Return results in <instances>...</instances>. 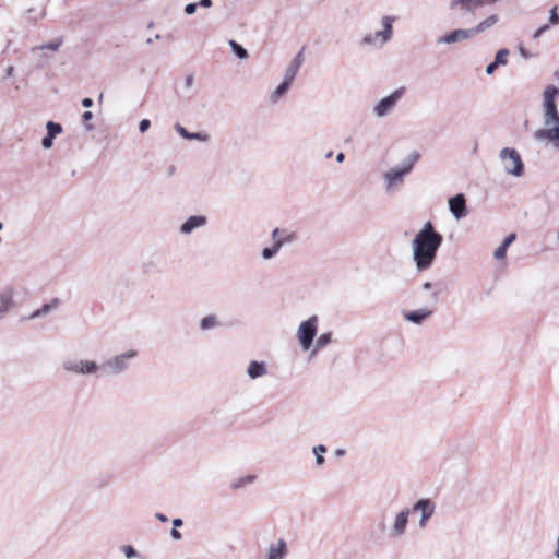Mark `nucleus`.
Instances as JSON below:
<instances>
[{
	"label": "nucleus",
	"mask_w": 559,
	"mask_h": 559,
	"mask_svg": "<svg viewBox=\"0 0 559 559\" xmlns=\"http://www.w3.org/2000/svg\"><path fill=\"white\" fill-rule=\"evenodd\" d=\"M61 45H62V38H57L48 44H44V45L33 48L32 51L46 50V49L57 51L61 47Z\"/></svg>",
	"instance_id": "72a5a7b5"
},
{
	"label": "nucleus",
	"mask_w": 559,
	"mask_h": 559,
	"mask_svg": "<svg viewBox=\"0 0 559 559\" xmlns=\"http://www.w3.org/2000/svg\"><path fill=\"white\" fill-rule=\"evenodd\" d=\"M2 229H3V223L0 222V230H2Z\"/></svg>",
	"instance_id": "e2e57ef3"
},
{
	"label": "nucleus",
	"mask_w": 559,
	"mask_h": 559,
	"mask_svg": "<svg viewBox=\"0 0 559 559\" xmlns=\"http://www.w3.org/2000/svg\"><path fill=\"white\" fill-rule=\"evenodd\" d=\"M318 326L319 317L317 314H313L307 320L300 322L296 332V336L304 352L311 349L314 337L318 333Z\"/></svg>",
	"instance_id": "0eeeda50"
},
{
	"label": "nucleus",
	"mask_w": 559,
	"mask_h": 559,
	"mask_svg": "<svg viewBox=\"0 0 559 559\" xmlns=\"http://www.w3.org/2000/svg\"><path fill=\"white\" fill-rule=\"evenodd\" d=\"M217 325V318L214 314H210L201 319L200 329L203 331H207L214 329Z\"/></svg>",
	"instance_id": "7c9ffc66"
},
{
	"label": "nucleus",
	"mask_w": 559,
	"mask_h": 559,
	"mask_svg": "<svg viewBox=\"0 0 559 559\" xmlns=\"http://www.w3.org/2000/svg\"><path fill=\"white\" fill-rule=\"evenodd\" d=\"M510 55V51L506 48L500 49L496 56H495V62L499 66H506L508 63V56Z\"/></svg>",
	"instance_id": "c9c22d12"
},
{
	"label": "nucleus",
	"mask_w": 559,
	"mask_h": 559,
	"mask_svg": "<svg viewBox=\"0 0 559 559\" xmlns=\"http://www.w3.org/2000/svg\"><path fill=\"white\" fill-rule=\"evenodd\" d=\"M13 72H14V67H13V66H9V67L5 69V75H7V76H11V75H13Z\"/></svg>",
	"instance_id": "6e6d98bb"
},
{
	"label": "nucleus",
	"mask_w": 559,
	"mask_h": 559,
	"mask_svg": "<svg viewBox=\"0 0 559 559\" xmlns=\"http://www.w3.org/2000/svg\"><path fill=\"white\" fill-rule=\"evenodd\" d=\"M423 288H424L425 290H429V289H431V288H432V283H430V282H425V283L423 284Z\"/></svg>",
	"instance_id": "13d9d810"
},
{
	"label": "nucleus",
	"mask_w": 559,
	"mask_h": 559,
	"mask_svg": "<svg viewBox=\"0 0 559 559\" xmlns=\"http://www.w3.org/2000/svg\"><path fill=\"white\" fill-rule=\"evenodd\" d=\"M193 84V76L192 75H188L185 80V86L187 88H190Z\"/></svg>",
	"instance_id": "8fccbe9b"
},
{
	"label": "nucleus",
	"mask_w": 559,
	"mask_h": 559,
	"mask_svg": "<svg viewBox=\"0 0 559 559\" xmlns=\"http://www.w3.org/2000/svg\"><path fill=\"white\" fill-rule=\"evenodd\" d=\"M432 310H429L427 308H420L417 310L405 311L403 313V317L406 321L416 325H420L426 320H428L432 316Z\"/></svg>",
	"instance_id": "6ab92c4d"
},
{
	"label": "nucleus",
	"mask_w": 559,
	"mask_h": 559,
	"mask_svg": "<svg viewBox=\"0 0 559 559\" xmlns=\"http://www.w3.org/2000/svg\"><path fill=\"white\" fill-rule=\"evenodd\" d=\"M281 250V243H273L272 247H266L264 249H262L261 251V258L263 260H271L272 258H274L277 252Z\"/></svg>",
	"instance_id": "2f4dec72"
},
{
	"label": "nucleus",
	"mask_w": 559,
	"mask_h": 559,
	"mask_svg": "<svg viewBox=\"0 0 559 559\" xmlns=\"http://www.w3.org/2000/svg\"><path fill=\"white\" fill-rule=\"evenodd\" d=\"M229 46L233 50V52L239 58V59H247L249 57L248 51L239 45L235 40H229Z\"/></svg>",
	"instance_id": "f704fd0d"
},
{
	"label": "nucleus",
	"mask_w": 559,
	"mask_h": 559,
	"mask_svg": "<svg viewBox=\"0 0 559 559\" xmlns=\"http://www.w3.org/2000/svg\"><path fill=\"white\" fill-rule=\"evenodd\" d=\"M151 127V121L148 119H142L139 123V130L141 133L146 132Z\"/></svg>",
	"instance_id": "ea45409f"
},
{
	"label": "nucleus",
	"mask_w": 559,
	"mask_h": 559,
	"mask_svg": "<svg viewBox=\"0 0 559 559\" xmlns=\"http://www.w3.org/2000/svg\"><path fill=\"white\" fill-rule=\"evenodd\" d=\"M548 28H549V25H547V24H546V25L540 26L539 28H537V29L535 31V33L533 34L532 38H533V39H537V38H539V37H540V36H542V35H543V34H544Z\"/></svg>",
	"instance_id": "a19ab883"
},
{
	"label": "nucleus",
	"mask_w": 559,
	"mask_h": 559,
	"mask_svg": "<svg viewBox=\"0 0 559 559\" xmlns=\"http://www.w3.org/2000/svg\"><path fill=\"white\" fill-rule=\"evenodd\" d=\"M267 366L264 361L251 360L247 367V376L251 380H255L266 376Z\"/></svg>",
	"instance_id": "4be33fe9"
},
{
	"label": "nucleus",
	"mask_w": 559,
	"mask_h": 559,
	"mask_svg": "<svg viewBox=\"0 0 559 559\" xmlns=\"http://www.w3.org/2000/svg\"><path fill=\"white\" fill-rule=\"evenodd\" d=\"M119 551L126 557V559H144V556L132 545H121L119 546Z\"/></svg>",
	"instance_id": "bb28decb"
},
{
	"label": "nucleus",
	"mask_w": 559,
	"mask_h": 559,
	"mask_svg": "<svg viewBox=\"0 0 559 559\" xmlns=\"http://www.w3.org/2000/svg\"><path fill=\"white\" fill-rule=\"evenodd\" d=\"M155 518H156L158 521L163 522V523H165V522H167V521H168L167 515H165L164 513H156V514H155Z\"/></svg>",
	"instance_id": "603ef678"
},
{
	"label": "nucleus",
	"mask_w": 559,
	"mask_h": 559,
	"mask_svg": "<svg viewBox=\"0 0 559 559\" xmlns=\"http://www.w3.org/2000/svg\"><path fill=\"white\" fill-rule=\"evenodd\" d=\"M290 88V84L283 81L270 95V102L272 104H277L280 99L288 92Z\"/></svg>",
	"instance_id": "a878e982"
},
{
	"label": "nucleus",
	"mask_w": 559,
	"mask_h": 559,
	"mask_svg": "<svg viewBox=\"0 0 559 559\" xmlns=\"http://www.w3.org/2000/svg\"><path fill=\"white\" fill-rule=\"evenodd\" d=\"M542 96L544 127H550V124H559V110L557 106L559 87L554 84H549L545 86Z\"/></svg>",
	"instance_id": "7ed1b4c3"
},
{
	"label": "nucleus",
	"mask_w": 559,
	"mask_h": 559,
	"mask_svg": "<svg viewBox=\"0 0 559 559\" xmlns=\"http://www.w3.org/2000/svg\"><path fill=\"white\" fill-rule=\"evenodd\" d=\"M85 129H86L87 131H91V130L93 129V126L87 124V126L85 127Z\"/></svg>",
	"instance_id": "052dcab7"
},
{
	"label": "nucleus",
	"mask_w": 559,
	"mask_h": 559,
	"mask_svg": "<svg viewBox=\"0 0 559 559\" xmlns=\"http://www.w3.org/2000/svg\"><path fill=\"white\" fill-rule=\"evenodd\" d=\"M411 511L420 513L418 526L425 528L436 511V504L431 499H419L413 504Z\"/></svg>",
	"instance_id": "9b49d317"
},
{
	"label": "nucleus",
	"mask_w": 559,
	"mask_h": 559,
	"mask_svg": "<svg viewBox=\"0 0 559 559\" xmlns=\"http://www.w3.org/2000/svg\"><path fill=\"white\" fill-rule=\"evenodd\" d=\"M138 356V352L129 349L119 355L107 358L102 366V377L111 376L117 377L130 369L132 360Z\"/></svg>",
	"instance_id": "20e7f679"
},
{
	"label": "nucleus",
	"mask_w": 559,
	"mask_h": 559,
	"mask_svg": "<svg viewBox=\"0 0 559 559\" xmlns=\"http://www.w3.org/2000/svg\"><path fill=\"white\" fill-rule=\"evenodd\" d=\"M175 130L177 133L186 140H197L200 142H207L210 140V135L203 132H189L185 127L177 123L175 126Z\"/></svg>",
	"instance_id": "5701e85b"
},
{
	"label": "nucleus",
	"mask_w": 559,
	"mask_h": 559,
	"mask_svg": "<svg viewBox=\"0 0 559 559\" xmlns=\"http://www.w3.org/2000/svg\"><path fill=\"white\" fill-rule=\"evenodd\" d=\"M499 17L496 14L489 15L484 21L478 23L475 27L468 28L472 36L480 34L485 32L486 29L490 28L498 22Z\"/></svg>",
	"instance_id": "b1692460"
},
{
	"label": "nucleus",
	"mask_w": 559,
	"mask_h": 559,
	"mask_svg": "<svg viewBox=\"0 0 559 559\" xmlns=\"http://www.w3.org/2000/svg\"><path fill=\"white\" fill-rule=\"evenodd\" d=\"M146 43H147V44H152V38H148V39L146 40Z\"/></svg>",
	"instance_id": "0e129e2a"
},
{
	"label": "nucleus",
	"mask_w": 559,
	"mask_h": 559,
	"mask_svg": "<svg viewBox=\"0 0 559 559\" xmlns=\"http://www.w3.org/2000/svg\"><path fill=\"white\" fill-rule=\"evenodd\" d=\"M287 554V543L285 539L280 538L267 546L265 549V559H285Z\"/></svg>",
	"instance_id": "a211bd4d"
},
{
	"label": "nucleus",
	"mask_w": 559,
	"mask_h": 559,
	"mask_svg": "<svg viewBox=\"0 0 559 559\" xmlns=\"http://www.w3.org/2000/svg\"><path fill=\"white\" fill-rule=\"evenodd\" d=\"M62 369L78 376L102 377V366L95 360L69 358L63 361Z\"/></svg>",
	"instance_id": "423d86ee"
},
{
	"label": "nucleus",
	"mask_w": 559,
	"mask_h": 559,
	"mask_svg": "<svg viewBox=\"0 0 559 559\" xmlns=\"http://www.w3.org/2000/svg\"><path fill=\"white\" fill-rule=\"evenodd\" d=\"M507 250H508V248H507V247H504V246L500 245V246L495 250V252H493V258H495L496 260H498V261H499V260L504 259V258H506V254H507Z\"/></svg>",
	"instance_id": "58836bf2"
},
{
	"label": "nucleus",
	"mask_w": 559,
	"mask_h": 559,
	"mask_svg": "<svg viewBox=\"0 0 559 559\" xmlns=\"http://www.w3.org/2000/svg\"><path fill=\"white\" fill-rule=\"evenodd\" d=\"M394 21H395L394 16H389V15L383 16L381 20L383 29L378 31L372 34H367L366 36H364L362 44L364 45H377L379 43V45L382 46L385 43H388L392 37V29H393L392 24Z\"/></svg>",
	"instance_id": "1a4fd4ad"
},
{
	"label": "nucleus",
	"mask_w": 559,
	"mask_h": 559,
	"mask_svg": "<svg viewBox=\"0 0 559 559\" xmlns=\"http://www.w3.org/2000/svg\"><path fill=\"white\" fill-rule=\"evenodd\" d=\"M199 5L202 8H210L212 5V0H200Z\"/></svg>",
	"instance_id": "864d4df0"
},
{
	"label": "nucleus",
	"mask_w": 559,
	"mask_h": 559,
	"mask_svg": "<svg viewBox=\"0 0 559 559\" xmlns=\"http://www.w3.org/2000/svg\"><path fill=\"white\" fill-rule=\"evenodd\" d=\"M449 211L456 221L464 218L467 215L466 199L463 193H457L450 198L448 201Z\"/></svg>",
	"instance_id": "4468645a"
},
{
	"label": "nucleus",
	"mask_w": 559,
	"mask_h": 559,
	"mask_svg": "<svg viewBox=\"0 0 559 559\" xmlns=\"http://www.w3.org/2000/svg\"><path fill=\"white\" fill-rule=\"evenodd\" d=\"M405 94V87H399L393 91L390 95L380 99L372 108V114L377 118H383L394 110L397 103L403 98Z\"/></svg>",
	"instance_id": "6e6552de"
},
{
	"label": "nucleus",
	"mask_w": 559,
	"mask_h": 559,
	"mask_svg": "<svg viewBox=\"0 0 559 559\" xmlns=\"http://www.w3.org/2000/svg\"><path fill=\"white\" fill-rule=\"evenodd\" d=\"M409 514L411 509L405 507L393 515L391 523H389L391 540L401 539L406 535L407 526L409 523Z\"/></svg>",
	"instance_id": "9d476101"
},
{
	"label": "nucleus",
	"mask_w": 559,
	"mask_h": 559,
	"mask_svg": "<svg viewBox=\"0 0 559 559\" xmlns=\"http://www.w3.org/2000/svg\"><path fill=\"white\" fill-rule=\"evenodd\" d=\"M432 296H433L435 300H437V299H438V294H437V293H433V295H432Z\"/></svg>",
	"instance_id": "680f3d73"
},
{
	"label": "nucleus",
	"mask_w": 559,
	"mask_h": 559,
	"mask_svg": "<svg viewBox=\"0 0 559 559\" xmlns=\"http://www.w3.org/2000/svg\"><path fill=\"white\" fill-rule=\"evenodd\" d=\"M47 135L41 140V146L45 150H49L53 145V139L61 134L62 126L60 123L48 121L46 123Z\"/></svg>",
	"instance_id": "aec40b11"
},
{
	"label": "nucleus",
	"mask_w": 559,
	"mask_h": 559,
	"mask_svg": "<svg viewBox=\"0 0 559 559\" xmlns=\"http://www.w3.org/2000/svg\"><path fill=\"white\" fill-rule=\"evenodd\" d=\"M376 528L381 536L391 539L390 524L385 522V514H383L381 520L376 524Z\"/></svg>",
	"instance_id": "c756f323"
},
{
	"label": "nucleus",
	"mask_w": 559,
	"mask_h": 559,
	"mask_svg": "<svg viewBox=\"0 0 559 559\" xmlns=\"http://www.w3.org/2000/svg\"><path fill=\"white\" fill-rule=\"evenodd\" d=\"M57 304H58V299H53L52 304H45V305H43L39 309H37L34 312H32L26 319L27 320H34V319H37L39 317H44V316L48 314L53 309V307Z\"/></svg>",
	"instance_id": "cd10ccee"
},
{
	"label": "nucleus",
	"mask_w": 559,
	"mask_h": 559,
	"mask_svg": "<svg viewBox=\"0 0 559 559\" xmlns=\"http://www.w3.org/2000/svg\"><path fill=\"white\" fill-rule=\"evenodd\" d=\"M283 236L275 241V243H281V248L286 245V243H290L293 241L296 240V235L293 234V233H288L286 230H283Z\"/></svg>",
	"instance_id": "e433bc0d"
},
{
	"label": "nucleus",
	"mask_w": 559,
	"mask_h": 559,
	"mask_svg": "<svg viewBox=\"0 0 559 559\" xmlns=\"http://www.w3.org/2000/svg\"><path fill=\"white\" fill-rule=\"evenodd\" d=\"M533 136L536 141H547L551 143L555 148L559 150V123L539 128L535 130Z\"/></svg>",
	"instance_id": "ddd939ff"
},
{
	"label": "nucleus",
	"mask_w": 559,
	"mask_h": 559,
	"mask_svg": "<svg viewBox=\"0 0 559 559\" xmlns=\"http://www.w3.org/2000/svg\"><path fill=\"white\" fill-rule=\"evenodd\" d=\"M170 535L171 537L175 539V540H180L182 538V535L181 533L177 530V528H174L171 530L170 532Z\"/></svg>",
	"instance_id": "de8ad7c7"
},
{
	"label": "nucleus",
	"mask_w": 559,
	"mask_h": 559,
	"mask_svg": "<svg viewBox=\"0 0 559 559\" xmlns=\"http://www.w3.org/2000/svg\"><path fill=\"white\" fill-rule=\"evenodd\" d=\"M558 7L555 5L549 11V24L550 25H558L559 24V15H558Z\"/></svg>",
	"instance_id": "4c0bfd02"
},
{
	"label": "nucleus",
	"mask_w": 559,
	"mask_h": 559,
	"mask_svg": "<svg viewBox=\"0 0 559 559\" xmlns=\"http://www.w3.org/2000/svg\"><path fill=\"white\" fill-rule=\"evenodd\" d=\"M93 104H94V102L90 97H85V98L82 99V106L85 107V108L92 107Z\"/></svg>",
	"instance_id": "09e8293b"
},
{
	"label": "nucleus",
	"mask_w": 559,
	"mask_h": 559,
	"mask_svg": "<svg viewBox=\"0 0 559 559\" xmlns=\"http://www.w3.org/2000/svg\"><path fill=\"white\" fill-rule=\"evenodd\" d=\"M472 36L469 29H454L437 38V45H453L469 39Z\"/></svg>",
	"instance_id": "dca6fc26"
},
{
	"label": "nucleus",
	"mask_w": 559,
	"mask_h": 559,
	"mask_svg": "<svg viewBox=\"0 0 559 559\" xmlns=\"http://www.w3.org/2000/svg\"><path fill=\"white\" fill-rule=\"evenodd\" d=\"M282 233H283V230H281L280 228H275V229H273V231H272L271 236H272V239L274 240V242H275L276 240H278V239L283 236V234H282Z\"/></svg>",
	"instance_id": "a18cd8bd"
},
{
	"label": "nucleus",
	"mask_w": 559,
	"mask_h": 559,
	"mask_svg": "<svg viewBox=\"0 0 559 559\" xmlns=\"http://www.w3.org/2000/svg\"><path fill=\"white\" fill-rule=\"evenodd\" d=\"M332 343V332L322 333L316 341V344L311 350L310 356H314L319 350L325 348Z\"/></svg>",
	"instance_id": "393cba45"
},
{
	"label": "nucleus",
	"mask_w": 559,
	"mask_h": 559,
	"mask_svg": "<svg viewBox=\"0 0 559 559\" xmlns=\"http://www.w3.org/2000/svg\"><path fill=\"white\" fill-rule=\"evenodd\" d=\"M419 158L420 154L418 152H412L399 165L388 169L383 174V188L388 194H393L400 191L404 185L405 177L412 173Z\"/></svg>",
	"instance_id": "f03ea898"
},
{
	"label": "nucleus",
	"mask_w": 559,
	"mask_h": 559,
	"mask_svg": "<svg viewBox=\"0 0 559 559\" xmlns=\"http://www.w3.org/2000/svg\"><path fill=\"white\" fill-rule=\"evenodd\" d=\"M506 175L520 178L524 175L525 165L520 153L513 147H503L498 154Z\"/></svg>",
	"instance_id": "39448f33"
},
{
	"label": "nucleus",
	"mask_w": 559,
	"mask_h": 559,
	"mask_svg": "<svg viewBox=\"0 0 559 559\" xmlns=\"http://www.w3.org/2000/svg\"><path fill=\"white\" fill-rule=\"evenodd\" d=\"M207 224V217L204 215H192L188 217L179 227L181 235H190L195 229L202 228Z\"/></svg>",
	"instance_id": "f3484780"
},
{
	"label": "nucleus",
	"mask_w": 559,
	"mask_h": 559,
	"mask_svg": "<svg viewBox=\"0 0 559 559\" xmlns=\"http://www.w3.org/2000/svg\"><path fill=\"white\" fill-rule=\"evenodd\" d=\"M197 3H188L186 7H185V12L189 15L195 13L197 11Z\"/></svg>",
	"instance_id": "37998d69"
},
{
	"label": "nucleus",
	"mask_w": 559,
	"mask_h": 559,
	"mask_svg": "<svg viewBox=\"0 0 559 559\" xmlns=\"http://www.w3.org/2000/svg\"><path fill=\"white\" fill-rule=\"evenodd\" d=\"M254 480H255L254 475H246V476H241V477L235 479L230 486L234 490H238L249 484H252Z\"/></svg>",
	"instance_id": "c85d7f7f"
},
{
	"label": "nucleus",
	"mask_w": 559,
	"mask_h": 559,
	"mask_svg": "<svg viewBox=\"0 0 559 559\" xmlns=\"http://www.w3.org/2000/svg\"><path fill=\"white\" fill-rule=\"evenodd\" d=\"M515 238H516L515 234L512 233L504 238V240L502 241L501 245L509 248L511 246V243L515 240Z\"/></svg>",
	"instance_id": "79ce46f5"
},
{
	"label": "nucleus",
	"mask_w": 559,
	"mask_h": 559,
	"mask_svg": "<svg viewBox=\"0 0 559 559\" xmlns=\"http://www.w3.org/2000/svg\"><path fill=\"white\" fill-rule=\"evenodd\" d=\"M182 525H183V521H182V519L177 518V519H174V520H173V526H174V528L180 527V526H182Z\"/></svg>",
	"instance_id": "3c124183"
},
{
	"label": "nucleus",
	"mask_w": 559,
	"mask_h": 559,
	"mask_svg": "<svg viewBox=\"0 0 559 559\" xmlns=\"http://www.w3.org/2000/svg\"><path fill=\"white\" fill-rule=\"evenodd\" d=\"M556 556H557V558H559V535H558V542H557Z\"/></svg>",
	"instance_id": "bf43d9fd"
},
{
	"label": "nucleus",
	"mask_w": 559,
	"mask_h": 559,
	"mask_svg": "<svg viewBox=\"0 0 559 559\" xmlns=\"http://www.w3.org/2000/svg\"><path fill=\"white\" fill-rule=\"evenodd\" d=\"M301 64H302V50L298 52V55L290 61L288 67L285 69L283 81H285L292 85Z\"/></svg>",
	"instance_id": "412c9836"
},
{
	"label": "nucleus",
	"mask_w": 559,
	"mask_h": 559,
	"mask_svg": "<svg viewBox=\"0 0 559 559\" xmlns=\"http://www.w3.org/2000/svg\"><path fill=\"white\" fill-rule=\"evenodd\" d=\"M442 240V235L435 229L432 223L426 222L412 241L413 260L418 271L432 266Z\"/></svg>",
	"instance_id": "f257e3e1"
},
{
	"label": "nucleus",
	"mask_w": 559,
	"mask_h": 559,
	"mask_svg": "<svg viewBox=\"0 0 559 559\" xmlns=\"http://www.w3.org/2000/svg\"><path fill=\"white\" fill-rule=\"evenodd\" d=\"M15 290L7 286L0 290V321L15 307Z\"/></svg>",
	"instance_id": "2eb2a0df"
},
{
	"label": "nucleus",
	"mask_w": 559,
	"mask_h": 559,
	"mask_svg": "<svg viewBox=\"0 0 559 559\" xmlns=\"http://www.w3.org/2000/svg\"><path fill=\"white\" fill-rule=\"evenodd\" d=\"M451 10H457L461 16L474 15L484 7L481 0H451L449 4Z\"/></svg>",
	"instance_id": "f8f14e48"
},
{
	"label": "nucleus",
	"mask_w": 559,
	"mask_h": 559,
	"mask_svg": "<svg viewBox=\"0 0 559 559\" xmlns=\"http://www.w3.org/2000/svg\"><path fill=\"white\" fill-rule=\"evenodd\" d=\"M344 159H345V154H344V153H342V152H341V153H338V154L336 155V162H337V163H343V162H344Z\"/></svg>",
	"instance_id": "4d7b16f0"
},
{
	"label": "nucleus",
	"mask_w": 559,
	"mask_h": 559,
	"mask_svg": "<svg viewBox=\"0 0 559 559\" xmlns=\"http://www.w3.org/2000/svg\"><path fill=\"white\" fill-rule=\"evenodd\" d=\"M312 452L316 455V464L322 466L325 463L323 454L326 452V447L323 444L314 445Z\"/></svg>",
	"instance_id": "473e14b6"
},
{
	"label": "nucleus",
	"mask_w": 559,
	"mask_h": 559,
	"mask_svg": "<svg viewBox=\"0 0 559 559\" xmlns=\"http://www.w3.org/2000/svg\"><path fill=\"white\" fill-rule=\"evenodd\" d=\"M519 51H520V55L524 58V59H530L532 58V53H530L524 47L520 46L519 47Z\"/></svg>",
	"instance_id": "49530a36"
},
{
	"label": "nucleus",
	"mask_w": 559,
	"mask_h": 559,
	"mask_svg": "<svg viewBox=\"0 0 559 559\" xmlns=\"http://www.w3.org/2000/svg\"><path fill=\"white\" fill-rule=\"evenodd\" d=\"M92 118H93V114H92V111H85V112H83V115H82V119H83V121H90Z\"/></svg>",
	"instance_id": "5fc2aeb1"
},
{
	"label": "nucleus",
	"mask_w": 559,
	"mask_h": 559,
	"mask_svg": "<svg viewBox=\"0 0 559 559\" xmlns=\"http://www.w3.org/2000/svg\"><path fill=\"white\" fill-rule=\"evenodd\" d=\"M498 67H499V64H496V62H495V61H493V62H491V63H489V64L486 67V70H485L486 74L491 75V74L496 71V69H497Z\"/></svg>",
	"instance_id": "c03bdc74"
}]
</instances>
